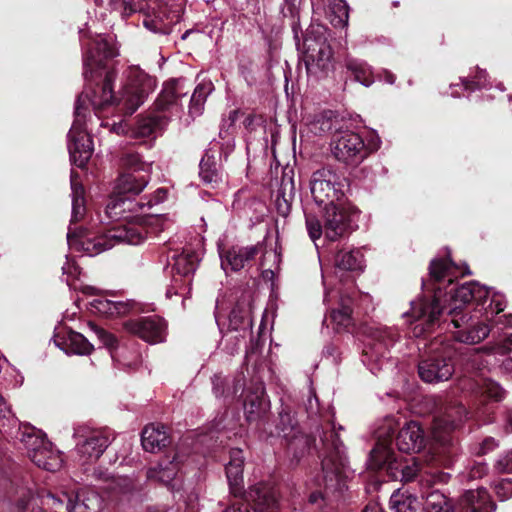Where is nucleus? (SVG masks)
<instances>
[{
	"label": "nucleus",
	"mask_w": 512,
	"mask_h": 512,
	"mask_svg": "<svg viewBox=\"0 0 512 512\" xmlns=\"http://www.w3.org/2000/svg\"><path fill=\"white\" fill-rule=\"evenodd\" d=\"M87 50L84 55V76L88 84L84 91L91 93V90H97V95H102V86L105 82L107 72H117L114 68L106 66L105 61L118 55V50L112 36L97 34L89 43H85ZM124 84L120 97L117 98L114 93V101L106 108L117 103L121 105L125 113L133 114L145 101L149 93L156 87V80L139 66H130L123 73ZM114 78L111 81V90L113 91Z\"/></svg>",
	"instance_id": "nucleus-1"
},
{
	"label": "nucleus",
	"mask_w": 512,
	"mask_h": 512,
	"mask_svg": "<svg viewBox=\"0 0 512 512\" xmlns=\"http://www.w3.org/2000/svg\"><path fill=\"white\" fill-rule=\"evenodd\" d=\"M429 270L431 280L437 284V287L434 288L433 298L431 300L423 298L411 302V311L403 314V317L413 318L415 325L412 328V333L415 337H420L425 332L432 330L438 324L445 309L449 314L451 298L461 287L451 286L458 277L470 273L467 267L457 266L449 258L432 260Z\"/></svg>",
	"instance_id": "nucleus-2"
},
{
	"label": "nucleus",
	"mask_w": 512,
	"mask_h": 512,
	"mask_svg": "<svg viewBox=\"0 0 512 512\" xmlns=\"http://www.w3.org/2000/svg\"><path fill=\"white\" fill-rule=\"evenodd\" d=\"M115 73L107 72L105 82L102 86V95H97V90L83 91L78 97L75 105V119L68 133V151L70 159L76 166L83 168L93 153V143L89 133L86 131L85 123L87 113H90L91 106L96 115L106 106L114 101L111 90V81ZM98 118L100 116H97Z\"/></svg>",
	"instance_id": "nucleus-3"
},
{
	"label": "nucleus",
	"mask_w": 512,
	"mask_h": 512,
	"mask_svg": "<svg viewBox=\"0 0 512 512\" xmlns=\"http://www.w3.org/2000/svg\"><path fill=\"white\" fill-rule=\"evenodd\" d=\"M488 294V290L479 283L467 282L452 296L449 316L453 328L456 329L453 335L457 341L477 344L489 335L490 327L487 322H490V317L487 310L485 313H482V310H474L473 313L462 312L466 304L471 301L480 303Z\"/></svg>",
	"instance_id": "nucleus-4"
},
{
	"label": "nucleus",
	"mask_w": 512,
	"mask_h": 512,
	"mask_svg": "<svg viewBox=\"0 0 512 512\" xmlns=\"http://www.w3.org/2000/svg\"><path fill=\"white\" fill-rule=\"evenodd\" d=\"M145 239L144 227L133 223L113 226L101 235H93L86 230H75L71 227L67 233L70 249L81 251L88 256L98 255L120 243L138 245Z\"/></svg>",
	"instance_id": "nucleus-5"
},
{
	"label": "nucleus",
	"mask_w": 512,
	"mask_h": 512,
	"mask_svg": "<svg viewBox=\"0 0 512 512\" xmlns=\"http://www.w3.org/2000/svg\"><path fill=\"white\" fill-rule=\"evenodd\" d=\"M323 445V459H322V482L319 479L315 480V485L324 486V493L321 491L312 492L309 496V502L314 504L319 499L325 500L334 496L336 493L341 494L345 488V482L342 477V471L345 466L344 448L334 431L325 433L321 438Z\"/></svg>",
	"instance_id": "nucleus-6"
},
{
	"label": "nucleus",
	"mask_w": 512,
	"mask_h": 512,
	"mask_svg": "<svg viewBox=\"0 0 512 512\" xmlns=\"http://www.w3.org/2000/svg\"><path fill=\"white\" fill-rule=\"evenodd\" d=\"M213 391L216 397L225 398H235L240 392L248 421L260 419L270 407L269 401L265 397L262 382L251 383L246 387L243 378H238L231 383L228 379L215 375L213 377Z\"/></svg>",
	"instance_id": "nucleus-7"
},
{
	"label": "nucleus",
	"mask_w": 512,
	"mask_h": 512,
	"mask_svg": "<svg viewBox=\"0 0 512 512\" xmlns=\"http://www.w3.org/2000/svg\"><path fill=\"white\" fill-rule=\"evenodd\" d=\"M357 213L358 210L346 200L322 207L323 223L315 217H306L308 235L313 242H316L322 234L329 241H337L346 235Z\"/></svg>",
	"instance_id": "nucleus-8"
},
{
	"label": "nucleus",
	"mask_w": 512,
	"mask_h": 512,
	"mask_svg": "<svg viewBox=\"0 0 512 512\" xmlns=\"http://www.w3.org/2000/svg\"><path fill=\"white\" fill-rule=\"evenodd\" d=\"M184 88L185 80L183 78L167 81L155 102L158 113L140 118L132 131V135L144 138L160 132L167 125L169 119L164 112L177 111L179 99L188 93Z\"/></svg>",
	"instance_id": "nucleus-9"
},
{
	"label": "nucleus",
	"mask_w": 512,
	"mask_h": 512,
	"mask_svg": "<svg viewBox=\"0 0 512 512\" xmlns=\"http://www.w3.org/2000/svg\"><path fill=\"white\" fill-rule=\"evenodd\" d=\"M302 54L309 77L321 79L332 70L333 53L327 41L326 29L323 26H311L307 30Z\"/></svg>",
	"instance_id": "nucleus-10"
},
{
	"label": "nucleus",
	"mask_w": 512,
	"mask_h": 512,
	"mask_svg": "<svg viewBox=\"0 0 512 512\" xmlns=\"http://www.w3.org/2000/svg\"><path fill=\"white\" fill-rule=\"evenodd\" d=\"M362 352V362L373 373L393 366L389 356L390 348L396 342L398 333L390 327H368Z\"/></svg>",
	"instance_id": "nucleus-11"
},
{
	"label": "nucleus",
	"mask_w": 512,
	"mask_h": 512,
	"mask_svg": "<svg viewBox=\"0 0 512 512\" xmlns=\"http://www.w3.org/2000/svg\"><path fill=\"white\" fill-rule=\"evenodd\" d=\"M310 192L319 207L331 206L344 201V184L340 177L329 168L315 171L310 178Z\"/></svg>",
	"instance_id": "nucleus-12"
},
{
	"label": "nucleus",
	"mask_w": 512,
	"mask_h": 512,
	"mask_svg": "<svg viewBox=\"0 0 512 512\" xmlns=\"http://www.w3.org/2000/svg\"><path fill=\"white\" fill-rule=\"evenodd\" d=\"M143 211L144 204L142 203V200L137 201L136 199H132L130 196H120V194L116 193L114 190L105 208V214L110 220H123V222H120L115 226L126 225L129 223L138 224L144 227L147 236L148 228L146 227L143 218L140 216V213Z\"/></svg>",
	"instance_id": "nucleus-13"
},
{
	"label": "nucleus",
	"mask_w": 512,
	"mask_h": 512,
	"mask_svg": "<svg viewBox=\"0 0 512 512\" xmlns=\"http://www.w3.org/2000/svg\"><path fill=\"white\" fill-rule=\"evenodd\" d=\"M74 435L77 438L76 453L82 464L98 460L113 440L106 430H77Z\"/></svg>",
	"instance_id": "nucleus-14"
},
{
	"label": "nucleus",
	"mask_w": 512,
	"mask_h": 512,
	"mask_svg": "<svg viewBox=\"0 0 512 512\" xmlns=\"http://www.w3.org/2000/svg\"><path fill=\"white\" fill-rule=\"evenodd\" d=\"M330 146L334 157L346 164H357L367 155L361 136L349 130L336 132Z\"/></svg>",
	"instance_id": "nucleus-15"
},
{
	"label": "nucleus",
	"mask_w": 512,
	"mask_h": 512,
	"mask_svg": "<svg viewBox=\"0 0 512 512\" xmlns=\"http://www.w3.org/2000/svg\"><path fill=\"white\" fill-rule=\"evenodd\" d=\"M172 261L171 289L174 290L175 294H183L186 289L190 290L191 276L197 268L199 254L192 250H184L180 254H175Z\"/></svg>",
	"instance_id": "nucleus-16"
},
{
	"label": "nucleus",
	"mask_w": 512,
	"mask_h": 512,
	"mask_svg": "<svg viewBox=\"0 0 512 512\" xmlns=\"http://www.w3.org/2000/svg\"><path fill=\"white\" fill-rule=\"evenodd\" d=\"M124 327L129 333L151 344L161 343L166 338V323L155 315L128 320Z\"/></svg>",
	"instance_id": "nucleus-17"
},
{
	"label": "nucleus",
	"mask_w": 512,
	"mask_h": 512,
	"mask_svg": "<svg viewBox=\"0 0 512 512\" xmlns=\"http://www.w3.org/2000/svg\"><path fill=\"white\" fill-rule=\"evenodd\" d=\"M444 354L443 356L437 354L420 362L418 373L423 381L428 383L446 381L452 376L454 366L450 352L445 350Z\"/></svg>",
	"instance_id": "nucleus-18"
},
{
	"label": "nucleus",
	"mask_w": 512,
	"mask_h": 512,
	"mask_svg": "<svg viewBox=\"0 0 512 512\" xmlns=\"http://www.w3.org/2000/svg\"><path fill=\"white\" fill-rule=\"evenodd\" d=\"M394 430L392 429V420H387V433L377 432V443L370 453L368 459V466L370 469L378 470L387 466L388 469H398L394 467V452L391 446V435Z\"/></svg>",
	"instance_id": "nucleus-19"
},
{
	"label": "nucleus",
	"mask_w": 512,
	"mask_h": 512,
	"mask_svg": "<svg viewBox=\"0 0 512 512\" xmlns=\"http://www.w3.org/2000/svg\"><path fill=\"white\" fill-rule=\"evenodd\" d=\"M467 411L461 404H455L446 408L443 415L437 416L432 425L433 438L446 444L449 440V434L464 420Z\"/></svg>",
	"instance_id": "nucleus-20"
},
{
	"label": "nucleus",
	"mask_w": 512,
	"mask_h": 512,
	"mask_svg": "<svg viewBox=\"0 0 512 512\" xmlns=\"http://www.w3.org/2000/svg\"><path fill=\"white\" fill-rule=\"evenodd\" d=\"M262 251V244L239 247L233 246L227 250H220L221 268L227 274L243 269Z\"/></svg>",
	"instance_id": "nucleus-21"
},
{
	"label": "nucleus",
	"mask_w": 512,
	"mask_h": 512,
	"mask_svg": "<svg viewBox=\"0 0 512 512\" xmlns=\"http://www.w3.org/2000/svg\"><path fill=\"white\" fill-rule=\"evenodd\" d=\"M247 500L253 504L257 512H278L279 500L276 488L267 483H259L250 487Z\"/></svg>",
	"instance_id": "nucleus-22"
},
{
	"label": "nucleus",
	"mask_w": 512,
	"mask_h": 512,
	"mask_svg": "<svg viewBox=\"0 0 512 512\" xmlns=\"http://www.w3.org/2000/svg\"><path fill=\"white\" fill-rule=\"evenodd\" d=\"M182 462V457L177 452L172 459L165 458L157 466L149 468L146 474L147 479L163 483L171 490H174L176 485L173 481L176 480Z\"/></svg>",
	"instance_id": "nucleus-23"
},
{
	"label": "nucleus",
	"mask_w": 512,
	"mask_h": 512,
	"mask_svg": "<svg viewBox=\"0 0 512 512\" xmlns=\"http://www.w3.org/2000/svg\"><path fill=\"white\" fill-rule=\"evenodd\" d=\"M396 445L402 452H419L425 445V437L420 425L415 421L406 423L398 433Z\"/></svg>",
	"instance_id": "nucleus-24"
},
{
	"label": "nucleus",
	"mask_w": 512,
	"mask_h": 512,
	"mask_svg": "<svg viewBox=\"0 0 512 512\" xmlns=\"http://www.w3.org/2000/svg\"><path fill=\"white\" fill-rule=\"evenodd\" d=\"M54 342L68 355H89L94 350L93 345L81 333L75 331H67L63 336L57 334Z\"/></svg>",
	"instance_id": "nucleus-25"
},
{
	"label": "nucleus",
	"mask_w": 512,
	"mask_h": 512,
	"mask_svg": "<svg viewBox=\"0 0 512 512\" xmlns=\"http://www.w3.org/2000/svg\"><path fill=\"white\" fill-rule=\"evenodd\" d=\"M243 464L244 457L242 450L231 449L230 461L226 466V476L229 484L230 492L238 497L242 496L243 490Z\"/></svg>",
	"instance_id": "nucleus-26"
},
{
	"label": "nucleus",
	"mask_w": 512,
	"mask_h": 512,
	"mask_svg": "<svg viewBox=\"0 0 512 512\" xmlns=\"http://www.w3.org/2000/svg\"><path fill=\"white\" fill-rule=\"evenodd\" d=\"M460 504L465 512H494L495 503L484 488L468 490L461 497Z\"/></svg>",
	"instance_id": "nucleus-27"
},
{
	"label": "nucleus",
	"mask_w": 512,
	"mask_h": 512,
	"mask_svg": "<svg viewBox=\"0 0 512 512\" xmlns=\"http://www.w3.org/2000/svg\"><path fill=\"white\" fill-rule=\"evenodd\" d=\"M149 177L145 174L123 173L115 182L114 191L120 196L135 199L148 185Z\"/></svg>",
	"instance_id": "nucleus-28"
},
{
	"label": "nucleus",
	"mask_w": 512,
	"mask_h": 512,
	"mask_svg": "<svg viewBox=\"0 0 512 512\" xmlns=\"http://www.w3.org/2000/svg\"><path fill=\"white\" fill-rule=\"evenodd\" d=\"M21 442L27 450V454L32 462L35 464H44L43 458L39 452L52 444L45 438L40 430L26 428L22 433Z\"/></svg>",
	"instance_id": "nucleus-29"
},
{
	"label": "nucleus",
	"mask_w": 512,
	"mask_h": 512,
	"mask_svg": "<svg viewBox=\"0 0 512 512\" xmlns=\"http://www.w3.org/2000/svg\"><path fill=\"white\" fill-rule=\"evenodd\" d=\"M21 442L27 450V454L32 462L35 464H44L43 458L39 452L52 444L45 438L40 430L26 428L22 433Z\"/></svg>",
	"instance_id": "nucleus-30"
},
{
	"label": "nucleus",
	"mask_w": 512,
	"mask_h": 512,
	"mask_svg": "<svg viewBox=\"0 0 512 512\" xmlns=\"http://www.w3.org/2000/svg\"><path fill=\"white\" fill-rule=\"evenodd\" d=\"M402 480L405 482L413 480L421 475L422 480L428 483H447L449 474L443 472H433L428 466H422L419 461L413 460L412 464L403 466L400 470Z\"/></svg>",
	"instance_id": "nucleus-31"
},
{
	"label": "nucleus",
	"mask_w": 512,
	"mask_h": 512,
	"mask_svg": "<svg viewBox=\"0 0 512 512\" xmlns=\"http://www.w3.org/2000/svg\"><path fill=\"white\" fill-rule=\"evenodd\" d=\"M141 442L145 451L156 453L169 444V436L163 426L151 424L144 428Z\"/></svg>",
	"instance_id": "nucleus-32"
},
{
	"label": "nucleus",
	"mask_w": 512,
	"mask_h": 512,
	"mask_svg": "<svg viewBox=\"0 0 512 512\" xmlns=\"http://www.w3.org/2000/svg\"><path fill=\"white\" fill-rule=\"evenodd\" d=\"M220 155L218 150L209 148L200 161L199 175L206 183H217L221 180L220 176Z\"/></svg>",
	"instance_id": "nucleus-33"
},
{
	"label": "nucleus",
	"mask_w": 512,
	"mask_h": 512,
	"mask_svg": "<svg viewBox=\"0 0 512 512\" xmlns=\"http://www.w3.org/2000/svg\"><path fill=\"white\" fill-rule=\"evenodd\" d=\"M97 480L102 481L105 485L102 487L109 493L125 494L134 488L133 480L129 477H115L108 471L97 468L94 471Z\"/></svg>",
	"instance_id": "nucleus-34"
},
{
	"label": "nucleus",
	"mask_w": 512,
	"mask_h": 512,
	"mask_svg": "<svg viewBox=\"0 0 512 512\" xmlns=\"http://www.w3.org/2000/svg\"><path fill=\"white\" fill-rule=\"evenodd\" d=\"M76 512H100L104 507V499L93 488H84L75 495Z\"/></svg>",
	"instance_id": "nucleus-35"
},
{
	"label": "nucleus",
	"mask_w": 512,
	"mask_h": 512,
	"mask_svg": "<svg viewBox=\"0 0 512 512\" xmlns=\"http://www.w3.org/2000/svg\"><path fill=\"white\" fill-rule=\"evenodd\" d=\"M327 15L334 27L346 28L349 21V6L345 0H323Z\"/></svg>",
	"instance_id": "nucleus-36"
},
{
	"label": "nucleus",
	"mask_w": 512,
	"mask_h": 512,
	"mask_svg": "<svg viewBox=\"0 0 512 512\" xmlns=\"http://www.w3.org/2000/svg\"><path fill=\"white\" fill-rule=\"evenodd\" d=\"M70 182L72 190L71 222H77L82 219L85 214L84 188L80 182L79 175L75 172H71Z\"/></svg>",
	"instance_id": "nucleus-37"
},
{
	"label": "nucleus",
	"mask_w": 512,
	"mask_h": 512,
	"mask_svg": "<svg viewBox=\"0 0 512 512\" xmlns=\"http://www.w3.org/2000/svg\"><path fill=\"white\" fill-rule=\"evenodd\" d=\"M335 265L347 271H360L363 269V254L358 249H342L335 256Z\"/></svg>",
	"instance_id": "nucleus-38"
},
{
	"label": "nucleus",
	"mask_w": 512,
	"mask_h": 512,
	"mask_svg": "<svg viewBox=\"0 0 512 512\" xmlns=\"http://www.w3.org/2000/svg\"><path fill=\"white\" fill-rule=\"evenodd\" d=\"M42 504L53 512H76L77 507L73 496L67 492H62L60 496L49 492L42 497Z\"/></svg>",
	"instance_id": "nucleus-39"
},
{
	"label": "nucleus",
	"mask_w": 512,
	"mask_h": 512,
	"mask_svg": "<svg viewBox=\"0 0 512 512\" xmlns=\"http://www.w3.org/2000/svg\"><path fill=\"white\" fill-rule=\"evenodd\" d=\"M345 65L356 81L366 87L373 84L374 76L372 69L365 61L355 58H347Z\"/></svg>",
	"instance_id": "nucleus-40"
},
{
	"label": "nucleus",
	"mask_w": 512,
	"mask_h": 512,
	"mask_svg": "<svg viewBox=\"0 0 512 512\" xmlns=\"http://www.w3.org/2000/svg\"><path fill=\"white\" fill-rule=\"evenodd\" d=\"M352 299L348 295H340L339 308L330 312L331 321L339 328H347L351 324Z\"/></svg>",
	"instance_id": "nucleus-41"
},
{
	"label": "nucleus",
	"mask_w": 512,
	"mask_h": 512,
	"mask_svg": "<svg viewBox=\"0 0 512 512\" xmlns=\"http://www.w3.org/2000/svg\"><path fill=\"white\" fill-rule=\"evenodd\" d=\"M475 392L496 402L501 401L505 395L504 389L498 383L486 378L475 380Z\"/></svg>",
	"instance_id": "nucleus-42"
},
{
	"label": "nucleus",
	"mask_w": 512,
	"mask_h": 512,
	"mask_svg": "<svg viewBox=\"0 0 512 512\" xmlns=\"http://www.w3.org/2000/svg\"><path fill=\"white\" fill-rule=\"evenodd\" d=\"M390 507L394 512H415L418 500L407 492L397 490L390 497Z\"/></svg>",
	"instance_id": "nucleus-43"
},
{
	"label": "nucleus",
	"mask_w": 512,
	"mask_h": 512,
	"mask_svg": "<svg viewBox=\"0 0 512 512\" xmlns=\"http://www.w3.org/2000/svg\"><path fill=\"white\" fill-rule=\"evenodd\" d=\"M489 294L482 300V302H476L478 306H483L480 310L485 313L487 310L489 313L490 321L495 314L502 312L505 308L506 302L502 294L492 292L488 287L484 286Z\"/></svg>",
	"instance_id": "nucleus-44"
},
{
	"label": "nucleus",
	"mask_w": 512,
	"mask_h": 512,
	"mask_svg": "<svg viewBox=\"0 0 512 512\" xmlns=\"http://www.w3.org/2000/svg\"><path fill=\"white\" fill-rule=\"evenodd\" d=\"M425 509L426 512H453L450 500L437 490L426 496Z\"/></svg>",
	"instance_id": "nucleus-45"
},
{
	"label": "nucleus",
	"mask_w": 512,
	"mask_h": 512,
	"mask_svg": "<svg viewBox=\"0 0 512 512\" xmlns=\"http://www.w3.org/2000/svg\"><path fill=\"white\" fill-rule=\"evenodd\" d=\"M251 325L252 321L249 309L242 308L240 305L232 309L229 315V326L232 330L247 329L251 327Z\"/></svg>",
	"instance_id": "nucleus-46"
},
{
	"label": "nucleus",
	"mask_w": 512,
	"mask_h": 512,
	"mask_svg": "<svg viewBox=\"0 0 512 512\" xmlns=\"http://www.w3.org/2000/svg\"><path fill=\"white\" fill-rule=\"evenodd\" d=\"M43 458L44 464H36L38 467L47 471H57L62 466V457L60 453L52 448V445L39 452Z\"/></svg>",
	"instance_id": "nucleus-47"
},
{
	"label": "nucleus",
	"mask_w": 512,
	"mask_h": 512,
	"mask_svg": "<svg viewBox=\"0 0 512 512\" xmlns=\"http://www.w3.org/2000/svg\"><path fill=\"white\" fill-rule=\"evenodd\" d=\"M109 5L112 10L120 13L123 17L143 10L140 0H109Z\"/></svg>",
	"instance_id": "nucleus-48"
},
{
	"label": "nucleus",
	"mask_w": 512,
	"mask_h": 512,
	"mask_svg": "<svg viewBox=\"0 0 512 512\" xmlns=\"http://www.w3.org/2000/svg\"><path fill=\"white\" fill-rule=\"evenodd\" d=\"M122 163L125 168L130 170L128 173L141 174V172L148 173L151 166L141 161L139 154L127 153L122 158Z\"/></svg>",
	"instance_id": "nucleus-49"
},
{
	"label": "nucleus",
	"mask_w": 512,
	"mask_h": 512,
	"mask_svg": "<svg viewBox=\"0 0 512 512\" xmlns=\"http://www.w3.org/2000/svg\"><path fill=\"white\" fill-rule=\"evenodd\" d=\"M91 310L103 316H113V309L115 308L114 300L108 299L104 296L97 297L90 302Z\"/></svg>",
	"instance_id": "nucleus-50"
},
{
	"label": "nucleus",
	"mask_w": 512,
	"mask_h": 512,
	"mask_svg": "<svg viewBox=\"0 0 512 512\" xmlns=\"http://www.w3.org/2000/svg\"><path fill=\"white\" fill-rule=\"evenodd\" d=\"M90 328L93 331V333L96 335V337L99 339V341L109 350H112L117 347V339L116 337L111 334L110 332L104 330L101 327H98L95 324H90Z\"/></svg>",
	"instance_id": "nucleus-51"
},
{
	"label": "nucleus",
	"mask_w": 512,
	"mask_h": 512,
	"mask_svg": "<svg viewBox=\"0 0 512 512\" xmlns=\"http://www.w3.org/2000/svg\"><path fill=\"white\" fill-rule=\"evenodd\" d=\"M307 126L314 135H322L332 128L331 120L324 116L315 117Z\"/></svg>",
	"instance_id": "nucleus-52"
},
{
	"label": "nucleus",
	"mask_w": 512,
	"mask_h": 512,
	"mask_svg": "<svg viewBox=\"0 0 512 512\" xmlns=\"http://www.w3.org/2000/svg\"><path fill=\"white\" fill-rule=\"evenodd\" d=\"M487 73L484 70L478 69V75L475 76L473 81L466 78H461V88L464 90H474L486 86Z\"/></svg>",
	"instance_id": "nucleus-53"
},
{
	"label": "nucleus",
	"mask_w": 512,
	"mask_h": 512,
	"mask_svg": "<svg viewBox=\"0 0 512 512\" xmlns=\"http://www.w3.org/2000/svg\"><path fill=\"white\" fill-rule=\"evenodd\" d=\"M494 490L499 500L505 501L510 499L512 497V479H501L495 484Z\"/></svg>",
	"instance_id": "nucleus-54"
},
{
	"label": "nucleus",
	"mask_w": 512,
	"mask_h": 512,
	"mask_svg": "<svg viewBox=\"0 0 512 512\" xmlns=\"http://www.w3.org/2000/svg\"><path fill=\"white\" fill-rule=\"evenodd\" d=\"M496 469L503 473H512V451H508L498 458Z\"/></svg>",
	"instance_id": "nucleus-55"
},
{
	"label": "nucleus",
	"mask_w": 512,
	"mask_h": 512,
	"mask_svg": "<svg viewBox=\"0 0 512 512\" xmlns=\"http://www.w3.org/2000/svg\"><path fill=\"white\" fill-rule=\"evenodd\" d=\"M205 100L202 99L199 94H192L189 106V113L192 116H199L204 107Z\"/></svg>",
	"instance_id": "nucleus-56"
},
{
	"label": "nucleus",
	"mask_w": 512,
	"mask_h": 512,
	"mask_svg": "<svg viewBox=\"0 0 512 512\" xmlns=\"http://www.w3.org/2000/svg\"><path fill=\"white\" fill-rule=\"evenodd\" d=\"M143 25L150 31H153L155 33H162L165 31V25L162 23V21L159 19V17L155 18H145L143 20Z\"/></svg>",
	"instance_id": "nucleus-57"
},
{
	"label": "nucleus",
	"mask_w": 512,
	"mask_h": 512,
	"mask_svg": "<svg viewBox=\"0 0 512 512\" xmlns=\"http://www.w3.org/2000/svg\"><path fill=\"white\" fill-rule=\"evenodd\" d=\"M166 197H167L166 189H164V188L157 189L154 192L151 199H149L147 202L142 201V203L144 204V209L146 207L151 208L153 205L162 203L166 199Z\"/></svg>",
	"instance_id": "nucleus-58"
},
{
	"label": "nucleus",
	"mask_w": 512,
	"mask_h": 512,
	"mask_svg": "<svg viewBox=\"0 0 512 512\" xmlns=\"http://www.w3.org/2000/svg\"><path fill=\"white\" fill-rule=\"evenodd\" d=\"M487 465L483 462H475L470 470L469 477L472 479H477L483 477L487 473Z\"/></svg>",
	"instance_id": "nucleus-59"
},
{
	"label": "nucleus",
	"mask_w": 512,
	"mask_h": 512,
	"mask_svg": "<svg viewBox=\"0 0 512 512\" xmlns=\"http://www.w3.org/2000/svg\"><path fill=\"white\" fill-rule=\"evenodd\" d=\"M213 90V84L211 81H203L201 83H199L193 94H199V96L206 100V97L212 92Z\"/></svg>",
	"instance_id": "nucleus-60"
},
{
	"label": "nucleus",
	"mask_w": 512,
	"mask_h": 512,
	"mask_svg": "<svg viewBox=\"0 0 512 512\" xmlns=\"http://www.w3.org/2000/svg\"><path fill=\"white\" fill-rule=\"evenodd\" d=\"M63 273L72 278H77L80 274V269L76 263L67 258L66 263L62 267Z\"/></svg>",
	"instance_id": "nucleus-61"
},
{
	"label": "nucleus",
	"mask_w": 512,
	"mask_h": 512,
	"mask_svg": "<svg viewBox=\"0 0 512 512\" xmlns=\"http://www.w3.org/2000/svg\"><path fill=\"white\" fill-rule=\"evenodd\" d=\"M115 308L113 309V316H120L126 314L132 307L129 301H116L114 300Z\"/></svg>",
	"instance_id": "nucleus-62"
},
{
	"label": "nucleus",
	"mask_w": 512,
	"mask_h": 512,
	"mask_svg": "<svg viewBox=\"0 0 512 512\" xmlns=\"http://www.w3.org/2000/svg\"><path fill=\"white\" fill-rule=\"evenodd\" d=\"M494 349L502 354L510 353L512 351V334L507 336L502 343L497 344Z\"/></svg>",
	"instance_id": "nucleus-63"
},
{
	"label": "nucleus",
	"mask_w": 512,
	"mask_h": 512,
	"mask_svg": "<svg viewBox=\"0 0 512 512\" xmlns=\"http://www.w3.org/2000/svg\"><path fill=\"white\" fill-rule=\"evenodd\" d=\"M6 419L8 421H13L14 417L12 415V412L6 402L4 401L3 397L0 395V420Z\"/></svg>",
	"instance_id": "nucleus-64"
}]
</instances>
